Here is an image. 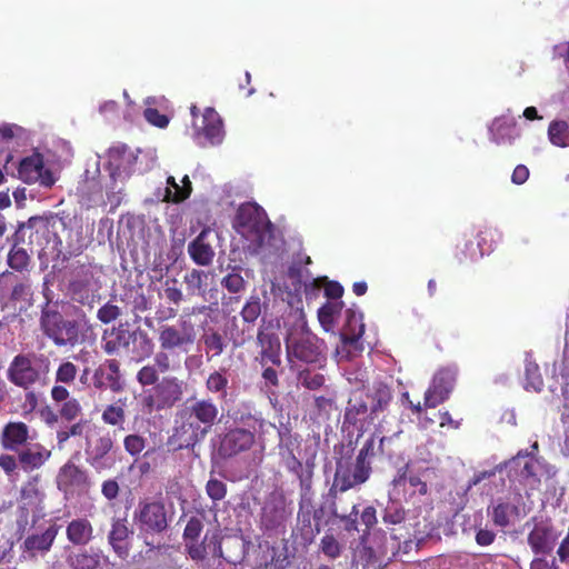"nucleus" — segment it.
<instances>
[{
    "mask_svg": "<svg viewBox=\"0 0 569 569\" xmlns=\"http://www.w3.org/2000/svg\"><path fill=\"white\" fill-rule=\"evenodd\" d=\"M219 408L211 398L189 400L178 411L173 436L179 448H193L201 442L218 421Z\"/></svg>",
    "mask_w": 569,
    "mask_h": 569,
    "instance_id": "1",
    "label": "nucleus"
},
{
    "mask_svg": "<svg viewBox=\"0 0 569 569\" xmlns=\"http://www.w3.org/2000/svg\"><path fill=\"white\" fill-rule=\"evenodd\" d=\"M287 359L291 368L297 363H318L323 359V341L310 331L303 318H299L288 330L286 339Z\"/></svg>",
    "mask_w": 569,
    "mask_h": 569,
    "instance_id": "2",
    "label": "nucleus"
},
{
    "mask_svg": "<svg viewBox=\"0 0 569 569\" xmlns=\"http://www.w3.org/2000/svg\"><path fill=\"white\" fill-rule=\"evenodd\" d=\"M233 226L248 242L250 252H257L266 243L272 227L264 210L254 203H246L238 209Z\"/></svg>",
    "mask_w": 569,
    "mask_h": 569,
    "instance_id": "3",
    "label": "nucleus"
},
{
    "mask_svg": "<svg viewBox=\"0 0 569 569\" xmlns=\"http://www.w3.org/2000/svg\"><path fill=\"white\" fill-rule=\"evenodd\" d=\"M50 362L43 355L20 353L10 362L7 378L14 386L23 390L46 379Z\"/></svg>",
    "mask_w": 569,
    "mask_h": 569,
    "instance_id": "4",
    "label": "nucleus"
},
{
    "mask_svg": "<svg viewBox=\"0 0 569 569\" xmlns=\"http://www.w3.org/2000/svg\"><path fill=\"white\" fill-rule=\"evenodd\" d=\"M101 268L92 263L73 264L69 271L68 291L81 305H91L102 287Z\"/></svg>",
    "mask_w": 569,
    "mask_h": 569,
    "instance_id": "5",
    "label": "nucleus"
},
{
    "mask_svg": "<svg viewBox=\"0 0 569 569\" xmlns=\"http://www.w3.org/2000/svg\"><path fill=\"white\" fill-rule=\"evenodd\" d=\"M44 335L58 347H74L80 341L79 325L56 310H43L40 319Z\"/></svg>",
    "mask_w": 569,
    "mask_h": 569,
    "instance_id": "6",
    "label": "nucleus"
},
{
    "mask_svg": "<svg viewBox=\"0 0 569 569\" xmlns=\"http://www.w3.org/2000/svg\"><path fill=\"white\" fill-rule=\"evenodd\" d=\"M345 317V325L340 333L341 343L335 352L338 363L350 360L356 353L362 351V343L360 341L365 332L362 313L358 310L347 309Z\"/></svg>",
    "mask_w": 569,
    "mask_h": 569,
    "instance_id": "7",
    "label": "nucleus"
},
{
    "mask_svg": "<svg viewBox=\"0 0 569 569\" xmlns=\"http://www.w3.org/2000/svg\"><path fill=\"white\" fill-rule=\"evenodd\" d=\"M197 338L194 325L181 316L176 325H162L158 330L160 349L188 352Z\"/></svg>",
    "mask_w": 569,
    "mask_h": 569,
    "instance_id": "8",
    "label": "nucleus"
},
{
    "mask_svg": "<svg viewBox=\"0 0 569 569\" xmlns=\"http://www.w3.org/2000/svg\"><path fill=\"white\" fill-rule=\"evenodd\" d=\"M423 477V473L415 472L409 463L405 465L397 470L396 476L391 480L388 497L401 498L408 501L417 495H427L428 485Z\"/></svg>",
    "mask_w": 569,
    "mask_h": 569,
    "instance_id": "9",
    "label": "nucleus"
},
{
    "mask_svg": "<svg viewBox=\"0 0 569 569\" xmlns=\"http://www.w3.org/2000/svg\"><path fill=\"white\" fill-rule=\"evenodd\" d=\"M43 498L44 493L38 488V477H33L22 487L17 517L19 528H24L30 518L34 523L43 517Z\"/></svg>",
    "mask_w": 569,
    "mask_h": 569,
    "instance_id": "10",
    "label": "nucleus"
},
{
    "mask_svg": "<svg viewBox=\"0 0 569 569\" xmlns=\"http://www.w3.org/2000/svg\"><path fill=\"white\" fill-rule=\"evenodd\" d=\"M371 466L356 460L355 465L339 460L337 462L333 485L330 491L345 492L365 483L371 475Z\"/></svg>",
    "mask_w": 569,
    "mask_h": 569,
    "instance_id": "11",
    "label": "nucleus"
},
{
    "mask_svg": "<svg viewBox=\"0 0 569 569\" xmlns=\"http://www.w3.org/2000/svg\"><path fill=\"white\" fill-rule=\"evenodd\" d=\"M92 386L96 390L121 392L126 387V379L117 359H106L92 373Z\"/></svg>",
    "mask_w": 569,
    "mask_h": 569,
    "instance_id": "12",
    "label": "nucleus"
},
{
    "mask_svg": "<svg viewBox=\"0 0 569 569\" xmlns=\"http://www.w3.org/2000/svg\"><path fill=\"white\" fill-rule=\"evenodd\" d=\"M183 395V381L177 377H163L153 388V395L147 399V405L152 409L161 410L173 407Z\"/></svg>",
    "mask_w": 569,
    "mask_h": 569,
    "instance_id": "13",
    "label": "nucleus"
},
{
    "mask_svg": "<svg viewBox=\"0 0 569 569\" xmlns=\"http://www.w3.org/2000/svg\"><path fill=\"white\" fill-rule=\"evenodd\" d=\"M194 140L201 147L220 144L224 138L222 120L213 108H206L201 126L194 123Z\"/></svg>",
    "mask_w": 569,
    "mask_h": 569,
    "instance_id": "14",
    "label": "nucleus"
},
{
    "mask_svg": "<svg viewBox=\"0 0 569 569\" xmlns=\"http://www.w3.org/2000/svg\"><path fill=\"white\" fill-rule=\"evenodd\" d=\"M18 172L19 178L29 184L39 182L42 187L50 188L57 181L53 172L44 168L43 158L38 152L22 159Z\"/></svg>",
    "mask_w": 569,
    "mask_h": 569,
    "instance_id": "15",
    "label": "nucleus"
},
{
    "mask_svg": "<svg viewBox=\"0 0 569 569\" xmlns=\"http://www.w3.org/2000/svg\"><path fill=\"white\" fill-rule=\"evenodd\" d=\"M137 152L126 144L114 146L108 152V167L113 180H124L136 170Z\"/></svg>",
    "mask_w": 569,
    "mask_h": 569,
    "instance_id": "16",
    "label": "nucleus"
},
{
    "mask_svg": "<svg viewBox=\"0 0 569 569\" xmlns=\"http://www.w3.org/2000/svg\"><path fill=\"white\" fill-rule=\"evenodd\" d=\"M522 501V496L520 492L515 491L510 493L507 500L497 499L492 502L488 509L487 513L491 518L493 525L497 527L506 528L511 525V522L519 518L521 515L520 505Z\"/></svg>",
    "mask_w": 569,
    "mask_h": 569,
    "instance_id": "17",
    "label": "nucleus"
},
{
    "mask_svg": "<svg viewBox=\"0 0 569 569\" xmlns=\"http://www.w3.org/2000/svg\"><path fill=\"white\" fill-rule=\"evenodd\" d=\"M457 370L453 368H445L439 370L432 378L431 385L425 393V406L435 408L445 400L453 389Z\"/></svg>",
    "mask_w": 569,
    "mask_h": 569,
    "instance_id": "18",
    "label": "nucleus"
},
{
    "mask_svg": "<svg viewBox=\"0 0 569 569\" xmlns=\"http://www.w3.org/2000/svg\"><path fill=\"white\" fill-rule=\"evenodd\" d=\"M559 538L555 527L547 521L535 523L527 537V542L535 555H549Z\"/></svg>",
    "mask_w": 569,
    "mask_h": 569,
    "instance_id": "19",
    "label": "nucleus"
},
{
    "mask_svg": "<svg viewBox=\"0 0 569 569\" xmlns=\"http://www.w3.org/2000/svg\"><path fill=\"white\" fill-rule=\"evenodd\" d=\"M218 234L211 228H204L188 244V253L192 261L201 267H208L212 263L214 258L213 242Z\"/></svg>",
    "mask_w": 569,
    "mask_h": 569,
    "instance_id": "20",
    "label": "nucleus"
},
{
    "mask_svg": "<svg viewBox=\"0 0 569 569\" xmlns=\"http://www.w3.org/2000/svg\"><path fill=\"white\" fill-rule=\"evenodd\" d=\"M58 526L51 525L41 533L29 535L20 546L23 559H33L50 551L58 535Z\"/></svg>",
    "mask_w": 569,
    "mask_h": 569,
    "instance_id": "21",
    "label": "nucleus"
},
{
    "mask_svg": "<svg viewBox=\"0 0 569 569\" xmlns=\"http://www.w3.org/2000/svg\"><path fill=\"white\" fill-rule=\"evenodd\" d=\"M254 442V433L244 428H232L221 438L219 453L223 458L233 457L249 450Z\"/></svg>",
    "mask_w": 569,
    "mask_h": 569,
    "instance_id": "22",
    "label": "nucleus"
},
{
    "mask_svg": "<svg viewBox=\"0 0 569 569\" xmlns=\"http://www.w3.org/2000/svg\"><path fill=\"white\" fill-rule=\"evenodd\" d=\"M137 519L140 527L146 531L162 532L168 527L166 508L161 502L140 503Z\"/></svg>",
    "mask_w": 569,
    "mask_h": 569,
    "instance_id": "23",
    "label": "nucleus"
},
{
    "mask_svg": "<svg viewBox=\"0 0 569 569\" xmlns=\"http://www.w3.org/2000/svg\"><path fill=\"white\" fill-rule=\"evenodd\" d=\"M112 448L113 441L109 435L99 437L86 450L88 463L99 472L111 469L116 463V458L110 453Z\"/></svg>",
    "mask_w": 569,
    "mask_h": 569,
    "instance_id": "24",
    "label": "nucleus"
},
{
    "mask_svg": "<svg viewBox=\"0 0 569 569\" xmlns=\"http://www.w3.org/2000/svg\"><path fill=\"white\" fill-rule=\"evenodd\" d=\"M58 488L64 493L80 492L88 487V477L86 471L72 462L62 466L57 476Z\"/></svg>",
    "mask_w": 569,
    "mask_h": 569,
    "instance_id": "25",
    "label": "nucleus"
},
{
    "mask_svg": "<svg viewBox=\"0 0 569 569\" xmlns=\"http://www.w3.org/2000/svg\"><path fill=\"white\" fill-rule=\"evenodd\" d=\"M373 420L363 391L357 390L352 392L346 407L345 422L362 429L365 422Z\"/></svg>",
    "mask_w": 569,
    "mask_h": 569,
    "instance_id": "26",
    "label": "nucleus"
},
{
    "mask_svg": "<svg viewBox=\"0 0 569 569\" xmlns=\"http://www.w3.org/2000/svg\"><path fill=\"white\" fill-rule=\"evenodd\" d=\"M30 439V428L22 421L8 422L0 433L2 448L16 452L27 446Z\"/></svg>",
    "mask_w": 569,
    "mask_h": 569,
    "instance_id": "27",
    "label": "nucleus"
},
{
    "mask_svg": "<svg viewBox=\"0 0 569 569\" xmlns=\"http://www.w3.org/2000/svg\"><path fill=\"white\" fill-rule=\"evenodd\" d=\"M489 134L490 140L497 144L512 143L519 137L516 119L510 110L493 119Z\"/></svg>",
    "mask_w": 569,
    "mask_h": 569,
    "instance_id": "28",
    "label": "nucleus"
},
{
    "mask_svg": "<svg viewBox=\"0 0 569 569\" xmlns=\"http://www.w3.org/2000/svg\"><path fill=\"white\" fill-rule=\"evenodd\" d=\"M17 452L19 465L26 472L40 469L51 457V451L39 442L28 443Z\"/></svg>",
    "mask_w": 569,
    "mask_h": 569,
    "instance_id": "29",
    "label": "nucleus"
},
{
    "mask_svg": "<svg viewBox=\"0 0 569 569\" xmlns=\"http://www.w3.org/2000/svg\"><path fill=\"white\" fill-rule=\"evenodd\" d=\"M221 535L219 530L207 531L201 542H192L189 546V557L194 561H202L208 555L222 558Z\"/></svg>",
    "mask_w": 569,
    "mask_h": 569,
    "instance_id": "30",
    "label": "nucleus"
},
{
    "mask_svg": "<svg viewBox=\"0 0 569 569\" xmlns=\"http://www.w3.org/2000/svg\"><path fill=\"white\" fill-rule=\"evenodd\" d=\"M257 340L261 348L260 357L262 365L270 362L271 365L279 366L281 363V343L278 335L269 328H263L258 331Z\"/></svg>",
    "mask_w": 569,
    "mask_h": 569,
    "instance_id": "31",
    "label": "nucleus"
},
{
    "mask_svg": "<svg viewBox=\"0 0 569 569\" xmlns=\"http://www.w3.org/2000/svg\"><path fill=\"white\" fill-rule=\"evenodd\" d=\"M363 393L371 409L372 419L383 412L392 400L391 388L383 382H373Z\"/></svg>",
    "mask_w": 569,
    "mask_h": 569,
    "instance_id": "32",
    "label": "nucleus"
},
{
    "mask_svg": "<svg viewBox=\"0 0 569 569\" xmlns=\"http://www.w3.org/2000/svg\"><path fill=\"white\" fill-rule=\"evenodd\" d=\"M132 331L122 326L104 330L102 335V349L107 355H116L120 349H127L132 340Z\"/></svg>",
    "mask_w": 569,
    "mask_h": 569,
    "instance_id": "33",
    "label": "nucleus"
},
{
    "mask_svg": "<svg viewBox=\"0 0 569 569\" xmlns=\"http://www.w3.org/2000/svg\"><path fill=\"white\" fill-rule=\"evenodd\" d=\"M226 276L221 279V287L230 293H241L247 288V280L249 278L250 270L244 269L239 264L228 263L226 266Z\"/></svg>",
    "mask_w": 569,
    "mask_h": 569,
    "instance_id": "34",
    "label": "nucleus"
},
{
    "mask_svg": "<svg viewBox=\"0 0 569 569\" xmlns=\"http://www.w3.org/2000/svg\"><path fill=\"white\" fill-rule=\"evenodd\" d=\"M130 531L127 527L126 519H116L112 522L111 531L109 532L108 540L113 551L120 557L126 558L129 553L128 538Z\"/></svg>",
    "mask_w": 569,
    "mask_h": 569,
    "instance_id": "35",
    "label": "nucleus"
},
{
    "mask_svg": "<svg viewBox=\"0 0 569 569\" xmlns=\"http://www.w3.org/2000/svg\"><path fill=\"white\" fill-rule=\"evenodd\" d=\"M68 540L76 546H86L92 539L93 528L86 518L71 520L66 529Z\"/></svg>",
    "mask_w": 569,
    "mask_h": 569,
    "instance_id": "36",
    "label": "nucleus"
},
{
    "mask_svg": "<svg viewBox=\"0 0 569 569\" xmlns=\"http://www.w3.org/2000/svg\"><path fill=\"white\" fill-rule=\"evenodd\" d=\"M300 479V500H299V511L298 518L302 520L303 523L310 525V518L313 511V491L311 487V478L310 475L303 476L299 475Z\"/></svg>",
    "mask_w": 569,
    "mask_h": 569,
    "instance_id": "37",
    "label": "nucleus"
},
{
    "mask_svg": "<svg viewBox=\"0 0 569 569\" xmlns=\"http://www.w3.org/2000/svg\"><path fill=\"white\" fill-rule=\"evenodd\" d=\"M200 342L204 346V352L208 361L219 357L227 347V342L222 335L213 328L203 330L200 337Z\"/></svg>",
    "mask_w": 569,
    "mask_h": 569,
    "instance_id": "38",
    "label": "nucleus"
},
{
    "mask_svg": "<svg viewBox=\"0 0 569 569\" xmlns=\"http://www.w3.org/2000/svg\"><path fill=\"white\" fill-rule=\"evenodd\" d=\"M182 192H172L170 187H159L156 189L153 197L156 201L179 203L190 197L192 192L191 181L188 176L182 178Z\"/></svg>",
    "mask_w": 569,
    "mask_h": 569,
    "instance_id": "39",
    "label": "nucleus"
},
{
    "mask_svg": "<svg viewBox=\"0 0 569 569\" xmlns=\"http://www.w3.org/2000/svg\"><path fill=\"white\" fill-rule=\"evenodd\" d=\"M208 272L200 269H191L183 276V283L189 296L204 297L207 292Z\"/></svg>",
    "mask_w": 569,
    "mask_h": 569,
    "instance_id": "40",
    "label": "nucleus"
},
{
    "mask_svg": "<svg viewBox=\"0 0 569 569\" xmlns=\"http://www.w3.org/2000/svg\"><path fill=\"white\" fill-rule=\"evenodd\" d=\"M206 390L211 395H218V399L226 400L229 379L224 369L213 370L204 381Z\"/></svg>",
    "mask_w": 569,
    "mask_h": 569,
    "instance_id": "41",
    "label": "nucleus"
},
{
    "mask_svg": "<svg viewBox=\"0 0 569 569\" xmlns=\"http://www.w3.org/2000/svg\"><path fill=\"white\" fill-rule=\"evenodd\" d=\"M126 407L127 399H118L116 402L104 407L101 420L106 425L123 429V423L126 422Z\"/></svg>",
    "mask_w": 569,
    "mask_h": 569,
    "instance_id": "42",
    "label": "nucleus"
},
{
    "mask_svg": "<svg viewBox=\"0 0 569 569\" xmlns=\"http://www.w3.org/2000/svg\"><path fill=\"white\" fill-rule=\"evenodd\" d=\"M390 441V438L372 435L370 438L366 440L362 448L359 450L356 460L362 463H369L371 466V459L378 452H385V442Z\"/></svg>",
    "mask_w": 569,
    "mask_h": 569,
    "instance_id": "43",
    "label": "nucleus"
},
{
    "mask_svg": "<svg viewBox=\"0 0 569 569\" xmlns=\"http://www.w3.org/2000/svg\"><path fill=\"white\" fill-rule=\"evenodd\" d=\"M133 355L137 360L149 358L154 349V343L149 335L143 330L132 331Z\"/></svg>",
    "mask_w": 569,
    "mask_h": 569,
    "instance_id": "44",
    "label": "nucleus"
},
{
    "mask_svg": "<svg viewBox=\"0 0 569 569\" xmlns=\"http://www.w3.org/2000/svg\"><path fill=\"white\" fill-rule=\"evenodd\" d=\"M388 503L382 511V521L386 525H399L406 519V510L401 505V498L388 497Z\"/></svg>",
    "mask_w": 569,
    "mask_h": 569,
    "instance_id": "45",
    "label": "nucleus"
},
{
    "mask_svg": "<svg viewBox=\"0 0 569 569\" xmlns=\"http://www.w3.org/2000/svg\"><path fill=\"white\" fill-rule=\"evenodd\" d=\"M166 459V453L157 448L148 449L140 461H136V467L140 475H148L153 468L161 465Z\"/></svg>",
    "mask_w": 569,
    "mask_h": 569,
    "instance_id": "46",
    "label": "nucleus"
},
{
    "mask_svg": "<svg viewBox=\"0 0 569 569\" xmlns=\"http://www.w3.org/2000/svg\"><path fill=\"white\" fill-rule=\"evenodd\" d=\"M525 376L526 390L540 391L542 389L543 381L539 371V366L535 361H532L529 353H527L525 360Z\"/></svg>",
    "mask_w": 569,
    "mask_h": 569,
    "instance_id": "47",
    "label": "nucleus"
},
{
    "mask_svg": "<svg viewBox=\"0 0 569 569\" xmlns=\"http://www.w3.org/2000/svg\"><path fill=\"white\" fill-rule=\"evenodd\" d=\"M297 383L308 390H320L326 386V377L320 372H315L308 369L300 370L297 376Z\"/></svg>",
    "mask_w": 569,
    "mask_h": 569,
    "instance_id": "48",
    "label": "nucleus"
},
{
    "mask_svg": "<svg viewBox=\"0 0 569 569\" xmlns=\"http://www.w3.org/2000/svg\"><path fill=\"white\" fill-rule=\"evenodd\" d=\"M342 302L328 301L318 311V318L321 326L328 331L335 325L337 315L341 312Z\"/></svg>",
    "mask_w": 569,
    "mask_h": 569,
    "instance_id": "49",
    "label": "nucleus"
},
{
    "mask_svg": "<svg viewBox=\"0 0 569 569\" xmlns=\"http://www.w3.org/2000/svg\"><path fill=\"white\" fill-rule=\"evenodd\" d=\"M548 134L551 143L558 147L569 146V124L566 121L550 123Z\"/></svg>",
    "mask_w": 569,
    "mask_h": 569,
    "instance_id": "50",
    "label": "nucleus"
},
{
    "mask_svg": "<svg viewBox=\"0 0 569 569\" xmlns=\"http://www.w3.org/2000/svg\"><path fill=\"white\" fill-rule=\"evenodd\" d=\"M169 350L158 351L153 357V367L159 373H167L180 369V361L168 353Z\"/></svg>",
    "mask_w": 569,
    "mask_h": 569,
    "instance_id": "51",
    "label": "nucleus"
},
{
    "mask_svg": "<svg viewBox=\"0 0 569 569\" xmlns=\"http://www.w3.org/2000/svg\"><path fill=\"white\" fill-rule=\"evenodd\" d=\"M539 462L535 460L533 458L529 457L528 453H522L520 451L515 458H512L510 461L505 463V467H515V466H522L521 475L525 477H535L537 476L536 468L538 467Z\"/></svg>",
    "mask_w": 569,
    "mask_h": 569,
    "instance_id": "52",
    "label": "nucleus"
},
{
    "mask_svg": "<svg viewBox=\"0 0 569 569\" xmlns=\"http://www.w3.org/2000/svg\"><path fill=\"white\" fill-rule=\"evenodd\" d=\"M203 523L202 520L198 517H191L183 530V540L187 553L189 555V546L192 545V542H199L198 539L202 532Z\"/></svg>",
    "mask_w": 569,
    "mask_h": 569,
    "instance_id": "53",
    "label": "nucleus"
},
{
    "mask_svg": "<svg viewBox=\"0 0 569 569\" xmlns=\"http://www.w3.org/2000/svg\"><path fill=\"white\" fill-rule=\"evenodd\" d=\"M77 373L78 367L69 360H63L57 368L54 376L56 383L70 386L74 382Z\"/></svg>",
    "mask_w": 569,
    "mask_h": 569,
    "instance_id": "54",
    "label": "nucleus"
},
{
    "mask_svg": "<svg viewBox=\"0 0 569 569\" xmlns=\"http://www.w3.org/2000/svg\"><path fill=\"white\" fill-rule=\"evenodd\" d=\"M330 512L332 517L337 518L340 522L343 523L345 529L347 531L358 530L357 528V517H358V508L357 505H352L351 511L349 513L345 511H339L338 506L332 503L330 508Z\"/></svg>",
    "mask_w": 569,
    "mask_h": 569,
    "instance_id": "55",
    "label": "nucleus"
},
{
    "mask_svg": "<svg viewBox=\"0 0 569 569\" xmlns=\"http://www.w3.org/2000/svg\"><path fill=\"white\" fill-rule=\"evenodd\" d=\"M69 565L72 569H96L99 565V557L80 552L69 557Z\"/></svg>",
    "mask_w": 569,
    "mask_h": 569,
    "instance_id": "56",
    "label": "nucleus"
},
{
    "mask_svg": "<svg viewBox=\"0 0 569 569\" xmlns=\"http://www.w3.org/2000/svg\"><path fill=\"white\" fill-rule=\"evenodd\" d=\"M122 315L121 308L112 302H107L97 311V318L104 325L117 320Z\"/></svg>",
    "mask_w": 569,
    "mask_h": 569,
    "instance_id": "57",
    "label": "nucleus"
},
{
    "mask_svg": "<svg viewBox=\"0 0 569 569\" xmlns=\"http://www.w3.org/2000/svg\"><path fill=\"white\" fill-rule=\"evenodd\" d=\"M29 262V256L22 248L13 247L8 254V264L18 271L23 270Z\"/></svg>",
    "mask_w": 569,
    "mask_h": 569,
    "instance_id": "58",
    "label": "nucleus"
},
{
    "mask_svg": "<svg viewBox=\"0 0 569 569\" xmlns=\"http://www.w3.org/2000/svg\"><path fill=\"white\" fill-rule=\"evenodd\" d=\"M146 438L140 435L132 433L124 437L123 447L130 456H138L146 448Z\"/></svg>",
    "mask_w": 569,
    "mask_h": 569,
    "instance_id": "59",
    "label": "nucleus"
},
{
    "mask_svg": "<svg viewBox=\"0 0 569 569\" xmlns=\"http://www.w3.org/2000/svg\"><path fill=\"white\" fill-rule=\"evenodd\" d=\"M261 313V303L259 297H250L243 306L241 316L246 322H254Z\"/></svg>",
    "mask_w": 569,
    "mask_h": 569,
    "instance_id": "60",
    "label": "nucleus"
},
{
    "mask_svg": "<svg viewBox=\"0 0 569 569\" xmlns=\"http://www.w3.org/2000/svg\"><path fill=\"white\" fill-rule=\"evenodd\" d=\"M159 380V372L152 365L143 366L137 372V381L141 386H156Z\"/></svg>",
    "mask_w": 569,
    "mask_h": 569,
    "instance_id": "61",
    "label": "nucleus"
},
{
    "mask_svg": "<svg viewBox=\"0 0 569 569\" xmlns=\"http://www.w3.org/2000/svg\"><path fill=\"white\" fill-rule=\"evenodd\" d=\"M321 551L329 558L336 559L341 553V547L332 535H326L320 542Z\"/></svg>",
    "mask_w": 569,
    "mask_h": 569,
    "instance_id": "62",
    "label": "nucleus"
},
{
    "mask_svg": "<svg viewBox=\"0 0 569 569\" xmlns=\"http://www.w3.org/2000/svg\"><path fill=\"white\" fill-rule=\"evenodd\" d=\"M80 412L81 406L76 398L62 402L59 409L60 416L68 421L74 420Z\"/></svg>",
    "mask_w": 569,
    "mask_h": 569,
    "instance_id": "63",
    "label": "nucleus"
},
{
    "mask_svg": "<svg viewBox=\"0 0 569 569\" xmlns=\"http://www.w3.org/2000/svg\"><path fill=\"white\" fill-rule=\"evenodd\" d=\"M206 490L208 496L214 501L222 500L227 495V487L224 482L216 478H210L208 480Z\"/></svg>",
    "mask_w": 569,
    "mask_h": 569,
    "instance_id": "64",
    "label": "nucleus"
}]
</instances>
